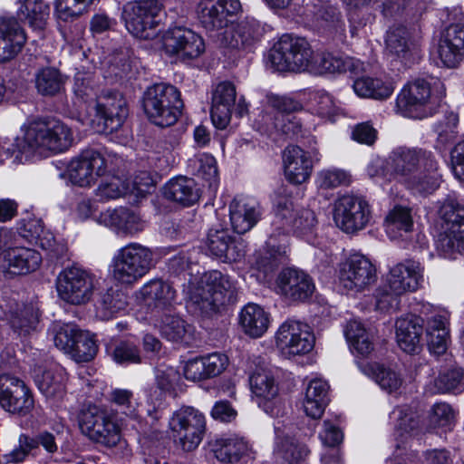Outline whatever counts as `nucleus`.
<instances>
[{
  "label": "nucleus",
  "mask_w": 464,
  "mask_h": 464,
  "mask_svg": "<svg viewBox=\"0 0 464 464\" xmlns=\"http://www.w3.org/2000/svg\"><path fill=\"white\" fill-rule=\"evenodd\" d=\"M23 150L47 156L69 150L73 143L72 129L55 119H36L21 126Z\"/></svg>",
  "instance_id": "1"
},
{
  "label": "nucleus",
  "mask_w": 464,
  "mask_h": 464,
  "mask_svg": "<svg viewBox=\"0 0 464 464\" xmlns=\"http://www.w3.org/2000/svg\"><path fill=\"white\" fill-rule=\"evenodd\" d=\"M236 287L226 275L218 270L205 273L190 291L189 301L196 313L216 314L219 308L235 300Z\"/></svg>",
  "instance_id": "2"
},
{
  "label": "nucleus",
  "mask_w": 464,
  "mask_h": 464,
  "mask_svg": "<svg viewBox=\"0 0 464 464\" xmlns=\"http://www.w3.org/2000/svg\"><path fill=\"white\" fill-rule=\"evenodd\" d=\"M155 264L153 249L132 242L116 251L110 265V272L118 284L131 286L144 277Z\"/></svg>",
  "instance_id": "3"
},
{
  "label": "nucleus",
  "mask_w": 464,
  "mask_h": 464,
  "mask_svg": "<svg viewBox=\"0 0 464 464\" xmlns=\"http://www.w3.org/2000/svg\"><path fill=\"white\" fill-rule=\"evenodd\" d=\"M78 424L85 437L104 447L113 448L121 439L116 414L105 405H83L78 413Z\"/></svg>",
  "instance_id": "4"
},
{
  "label": "nucleus",
  "mask_w": 464,
  "mask_h": 464,
  "mask_svg": "<svg viewBox=\"0 0 464 464\" xmlns=\"http://www.w3.org/2000/svg\"><path fill=\"white\" fill-rule=\"evenodd\" d=\"M444 94L440 80L418 79L401 90L397 97V106L405 116L422 119L433 113Z\"/></svg>",
  "instance_id": "5"
},
{
  "label": "nucleus",
  "mask_w": 464,
  "mask_h": 464,
  "mask_svg": "<svg viewBox=\"0 0 464 464\" xmlns=\"http://www.w3.org/2000/svg\"><path fill=\"white\" fill-rule=\"evenodd\" d=\"M180 92L171 84L156 83L143 93L142 107L150 122L160 127L175 124L181 115Z\"/></svg>",
  "instance_id": "6"
},
{
  "label": "nucleus",
  "mask_w": 464,
  "mask_h": 464,
  "mask_svg": "<svg viewBox=\"0 0 464 464\" xmlns=\"http://www.w3.org/2000/svg\"><path fill=\"white\" fill-rule=\"evenodd\" d=\"M272 66L279 72H304L314 60V51L305 38L283 34L268 54Z\"/></svg>",
  "instance_id": "7"
},
{
  "label": "nucleus",
  "mask_w": 464,
  "mask_h": 464,
  "mask_svg": "<svg viewBox=\"0 0 464 464\" xmlns=\"http://www.w3.org/2000/svg\"><path fill=\"white\" fill-rule=\"evenodd\" d=\"M169 430L176 445L184 451L196 450L207 430L205 415L193 407H181L169 420Z\"/></svg>",
  "instance_id": "8"
},
{
  "label": "nucleus",
  "mask_w": 464,
  "mask_h": 464,
  "mask_svg": "<svg viewBox=\"0 0 464 464\" xmlns=\"http://www.w3.org/2000/svg\"><path fill=\"white\" fill-rule=\"evenodd\" d=\"M163 4L160 0L129 2L123 6L122 19L126 29L135 37L150 39L157 34Z\"/></svg>",
  "instance_id": "9"
},
{
  "label": "nucleus",
  "mask_w": 464,
  "mask_h": 464,
  "mask_svg": "<svg viewBox=\"0 0 464 464\" xmlns=\"http://www.w3.org/2000/svg\"><path fill=\"white\" fill-rule=\"evenodd\" d=\"M56 290L63 301L73 305L85 304L95 291L94 276L78 266H68L59 273Z\"/></svg>",
  "instance_id": "10"
},
{
  "label": "nucleus",
  "mask_w": 464,
  "mask_h": 464,
  "mask_svg": "<svg viewBox=\"0 0 464 464\" xmlns=\"http://www.w3.org/2000/svg\"><path fill=\"white\" fill-rule=\"evenodd\" d=\"M440 215L441 228L437 240V247L444 254L464 251V205L453 201L445 202Z\"/></svg>",
  "instance_id": "11"
},
{
  "label": "nucleus",
  "mask_w": 464,
  "mask_h": 464,
  "mask_svg": "<svg viewBox=\"0 0 464 464\" xmlns=\"http://www.w3.org/2000/svg\"><path fill=\"white\" fill-rule=\"evenodd\" d=\"M387 164L391 168V175L399 178L405 184L417 175L420 167L429 170L437 169V161L430 152L406 147L393 150L387 160Z\"/></svg>",
  "instance_id": "12"
},
{
  "label": "nucleus",
  "mask_w": 464,
  "mask_h": 464,
  "mask_svg": "<svg viewBox=\"0 0 464 464\" xmlns=\"http://www.w3.org/2000/svg\"><path fill=\"white\" fill-rule=\"evenodd\" d=\"M338 277L343 288L359 293L369 289L377 281V272L370 259L353 254L341 264Z\"/></svg>",
  "instance_id": "13"
},
{
  "label": "nucleus",
  "mask_w": 464,
  "mask_h": 464,
  "mask_svg": "<svg viewBox=\"0 0 464 464\" xmlns=\"http://www.w3.org/2000/svg\"><path fill=\"white\" fill-rule=\"evenodd\" d=\"M315 338L306 324L295 320H286L276 334V346L285 356L308 353L314 346Z\"/></svg>",
  "instance_id": "14"
},
{
  "label": "nucleus",
  "mask_w": 464,
  "mask_h": 464,
  "mask_svg": "<svg viewBox=\"0 0 464 464\" xmlns=\"http://www.w3.org/2000/svg\"><path fill=\"white\" fill-rule=\"evenodd\" d=\"M162 46L169 55H176L182 61L199 57L205 51L203 38L189 28L175 26L162 36Z\"/></svg>",
  "instance_id": "15"
},
{
  "label": "nucleus",
  "mask_w": 464,
  "mask_h": 464,
  "mask_svg": "<svg viewBox=\"0 0 464 464\" xmlns=\"http://www.w3.org/2000/svg\"><path fill=\"white\" fill-rule=\"evenodd\" d=\"M106 160L102 154L92 148L83 150L68 165V176L71 182L80 187L93 184L97 178L106 172Z\"/></svg>",
  "instance_id": "16"
},
{
  "label": "nucleus",
  "mask_w": 464,
  "mask_h": 464,
  "mask_svg": "<svg viewBox=\"0 0 464 464\" xmlns=\"http://www.w3.org/2000/svg\"><path fill=\"white\" fill-rule=\"evenodd\" d=\"M371 218L368 202L357 196L344 195L335 204L334 221L347 233L361 230L366 227Z\"/></svg>",
  "instance_id": "17"
},
{
  "label": "nucleus",
  "mask_w": 464,
  "mask_h": 464,
  "mask_svg": "<svg viewBox=\"0 0 464 464\" xmlns=\"http://www.w3.org/2000/svg\"><path fill=\"white\" fill-rule=\"evenodd\" d=\"M0 405L11 413L26 415L34 408V399L22 380L3 373L0 375Z\"/></svg>",
  "instance_id": "18"
},
{
  "label": "nucleus",
  "mask_w": 464,
  "mask_h": 464,
  "mask_svg": "<svg viewBox=\"0 0 464 464\" xmlns=\"http://www.w3.org/2000/svg\"><path fill=\"white\" fill-rule=\"evenodd\" d=\"M241 10L239 0H201L197 14L201 24L209 31L223 29Z\"/></svg>",
  "instance_id": "19"
},
{
  "label": "nucleus",
  "mask_w": 464,
  "mask_h": 464,
  "mask_svg": "<svg viewBox=\"0 0 464 464\" xmlns=\"http://www.w3.org/2000/svg\"><path fill=\"white\" fill-rule=\"evenodd\" d=\"M253 394L257 398L260 408L272 417L283 415L281 402L277 397L278 387L269 371L258 369L249 377Z\"/></svg>",
  "instance_id": "20"
},
{
  "label": "nucleus",
  "mask_w": 464,
  "mask_h": 464,
  "mask_svg": "<svg viewBox=\"0 0 464 464\" xmlns=\"http://www.w3.org/2000/svg\"><path fill=\"white\" fill-rule=\"evenodd\" d=\"M278 293L291 302H304L314 292L312 277L305 272L294 268L284 269L276 278Z\"/></svg>",
  "instance_id": "21"
},
{
  "label": "nucleus",
  "mask_w": 464,
  "mask_h": 464,
  "mask_svg": "<svg viewBox=\"0 0 464 464\" xmlns=\"http://www.w3.org/2000/svg\"><path fill=\"white\" fill-rule=\"evenodd\" d=\"M41 254L34 248L14 245L4 249L0 255L2 267L11 275H27L37 270L42 264Z\"/></svg>",
  "instance_id": "22"
},
{
  "label": "nucleus",
  "mask_w": 464,
  "mask_h": 464,
  "mask_svg": "<svg viewBox=\"0 0 464 464\" xmlns=\"http://www.w3.org/2000/svg\"><path fill=\"white\" fill-rule=\"evenodd\" d=\"M268 103L277 111L275 122H272L276 130L289 137H297L301 134L303 122L297 115L292 113L302 109L298 102L292 98L273 95L268 97Z\"/></svg>",
  "instance_id": "23"
},
{
  "label": "nucleus",
  "mask_w": 464,
  "mask_h": 464,
  "mask_svg": "<svg viewBox=\"0 0 464 464\" xmlns=\"http://www.w3.org/2000/svg\"><path fill=\"white\" fill-rule=\"evenodd\" d=\"M96 113L102 121L103 131H116L128 115L126 101L119 92L104 93L98 98Z\"/></svg>",
  "instance_id": "24"
},
{
  "label": "nucleus",
  "mask_w": 464,
  "mask_h": 464,
  "mask_svg": "<svg viewBox=\"0 0 464 464\" xmlns=\"http://www.w3.org/2000/svg\"><path fill=\"white\" fill-rule=\"evenodd\" d=\"M423 282V268L419 262L406 260L393 266L387 276L388 287L396 294L414 292Z\"/></svg>",
  "instance_id": "25"
},
{
  "label": "nucleus",
  "mask_w": 464,
  "mask_h": 464,
  "mask_svg": "<svg viewBox=\"0 0 464 464\" xmlns=\"http://www.w3.org/2000/svg\"><path fill=\"white\" fill-rule=\"evenodd\" d=\"M264 29L255 19H246L236 27L227 29L220 39L226 48L250 52L263 35Z\"/></svg>",
  "instance_id": "26"
},
{
  "label": "nucleus",
  "mask_w": 464,
  "mask_h": 464,
  "mask_svg": "<svg viewBox=\"0 0 464 464\" xmlns=\"http://www.w3.org/2000/svg\"><path fill=\"white\" fill-rule=\"evenodd\" d=\"M439 56L447 67H456L464 60V24H450L441 34Z\"/></svg>",
  "instance_id": "27"
},
{
  "label": "nucleus",
  "mask_w": 464,
  "mask_h": 464,
  "mask_svg": "<svg viewBox=\"0 0 464 464\" xmlns=\"http://www.w3.org/2000/svg\"><path fill=\"white\" fill-rule=\"evenodd\" d=\"M229 215L235 232L245 234L256 225L262 212L260 204L256 198L237 197L230 203Z\"/></svg>",
  "instance_id": "28"
},
{
  "label": "nucleus",
  "mask_w": 464,
  "mask_h": 464,
  "mask_svg": "<svg viewBox=\"0 0 464 464\" xmlns=\"http://www.w3.org/2000/svg\"><path fill=\"white\" fill-rule=\"evenodd\" d=\"M26 34L14 17L0 16V63L14 59L23 49Z\"/></svg>",
  "instance_id": "29"
},
{
  "label": "nucleus",
  "mask_w": 464,
  "mask_h": 464,
  "mask_svg": "<svg viewBox=\"0 0 464 464\" xmlns=\"http://www.w3.org/2000/svg\"><path fill=\"white\" fill-rule=\"evenodd\" d=\"M5 316L14 334L22 341L33 337L38 332L39 311L33 304L11 305Z\"/></svg>",
  "instance_id": "30"
},
{
  "label": "nucleus",
  "mask_w": 464,
  "mask_h": 464,
  "mask_svg": "<svg viewBox=\"0 0 464 464\" xmlns=\"http://www.w3.org/2000/svg\"><path fill=\"white\" fill-rule=\"evenodd\" d=\"M236 97V88L229 82H220L214 90L210 114L212 122L218 129L223 130L229 123Z\"/></svg>",
  "instance_id": "31"
},
{
  "label": "nucleus",
  "mask_w": 464,
  "mask_h": 464,
  "mask_svg": "<svg viewBox=\"0 0 464 464\" xmlns=\"http://www.w3.org/2000/svg\"><path fill=\"white\" fill-rule=\"evenodd\" d=\"M285 174L286 179L293 184L305 182L313 169L312 159L308 152L298 146L285 148L283 154Z\"/></svg>",
  "instance_id": "32"
},
{
  "label": "nucleus",
  "mask_w": 464,
  "mask_h": 464,
  "mask_svg": "<svg viewBox=\"0 0 464 464\" xmlns=\"http://www.w3.org/2000/svg\"><path fill=\"white\" fill-rule=\"evenodd\" d=\"M157 326L166 339L177 343L190 345L195 340V328L179 314L163 313L155 317Z\"/></svg>",
  "instance_id": "33"
},
{
  "label": "nucleus",
  "mask_w": 464,
  "mask_h": 464,
  "mask_svg": "<svg viewBox=\"0 0 464 464\" xmlns=\"http://www.w3.org/2000/svg\"><path fill=\"white\" fill-rule=\"evenodd\" d=\"M140 295L150 305H153L154 317L173 310L176 290L162 280H151L140 288Z\"/></svg>",
  "instance_id": "34"
},
{
  "label": "nucleus",
  "mask_w": 464,
  "mask_h": 464,
  "mask_svg": "<svg viewBox=\"0 0 464 464\" xmlns=\"http://www.w3.org/2000/svg\"><path fill=\"white\" fill-rule=\"evenodd\" d=\"M385 49L393 59L407 63L418 54V46L411 41L408 29L402 25L392 26L386 34Z\"/></svg>",
  "instance_id": "35"
},
{
  "label": "nucleus",
  "mask_w": 464,
  "mask_h": 464,
  "mask_svg": "<svg viewBox=\"0 0 464 464\" xmlns=\"http://www.w3.org/2000/svg\"><path fill=\"white\" fill-rule=\"evenodd\" d=\"M206 244L211 255L225 261L236 262L244 256V251L235 244L227 229H209Z\"/></svg>",
  "instance_id": "36"
},
{
  "label": "nucleus",
  "mask_w": 464,
  "mask_h": 464,
  "mask_svg": "<svg viewBox=\"0 0 464 464\" xmlns=\"http://www.w3.org/2000/svg\"><path fill=\"white\" fill-rule=\"evenodd\" d=\"M102 222L126 234L135 235L144 230L145 220L134 210L120 208L108 209L101 215Z\"/></svg>",
  "instance_id": "37"
},
{
  "label": "nucleus",
  "mask_w": 464,
  "mask_h": 464,
  "mask_svg": "<svg viewBox=\"0 0 464 464\" xmlns=\"http://www.w3.org/2000/svg\"><path fill=\"white\" fill-rule=\"evenodd\" d=\"M211 450L219 461L237 463L243 457L248 454L251 448L244 438L232 435L214 440L211 442Z\"/></svg>",
  "instance_id": "38"
},
{
  "label": "nucleus",
  "mask_w": 464,
  "mask_h": 464,
  "mask_svg": "<svg viewBox=\"0 0 464 464\" xmlns=\"http://www.w3.org/2000/svg\"><path fill=\"white\" fill-rule=\"evenodd\" d=\"M422 331V320L420 317L411 315L397 320L396 338L401 349L407 353L417 352Z\"/></svg>",
  "instance_id": "39"
},
{
  "label": "nucleus",
  "mask_w": 464,
  "mask_h": 464,
  "mask_svg": "<svg viewBox=\"0 0 464 464\" xmlns=\"http://www.w3.org/2000/svg\"><path fill=\"white\" fill-rule=\"evenodd\" d=\"M239 324L246 334L252 338H259L269 327V314L260 305L249 303L239 314Z\"/></svg>",
  "instance_id": "40"
},
{
  "label": "nucleus",
  "mask_w": 464,
  "mask_h": 464,
  "mask_svg": "<svg viewBox=\"0 0 464 464\" xmlns=\"http://www.w3.org/2000/svg\"><path fill=\"white\" fill-rule=\"evenodd\" d=\"M66 374L59 367L35 373L34 382L39 391L50 400L59 401L65 394Z\"/></svg>",
  "instance_id": "41"
},
{
  "label": "nucleus",
  "mask_w": 464,
  "mask_h": 464,
  "mask_svg": "<svg viewBox=\"0 0 464 464\" xmlns=\"http://www.w3.org/2000/svg\"><path fill=\"white\" fill-rule=\"evenodd\" d=\"M317 69L322 73H343L349 72L357 75L363 71V63L353 57L333 53H322L316 61Z\"/></svg>",
  "instance_id": "42"
},
{
  "label": "nucleus",
  "mask_w": 464,
  "mask_h": 464,
  "mask_svg": "<svg viewBox=\"0 0 464 464\" xmlns=\"http://www.w3.org/2000/svg\"><path fill=\"white\" fill-rule=\"evenodd\" d=\"M164 195L168 199L183 206H190L199 198L195 181L186 177L171 179L164 188Z\"/></svg>",
  "instance_id": "43"
},
{
  "label": "nucleus",
  "mask_w": 464,
  "mask_h": 464,
  "mask_svg": "<svg viewBox=\"0 0 464 464\" xmlns=\"http://www.w3.org/2000/svg\"><path fill=\"white\" fill-rule=\"evenodd\" d=\"M353 88L358 96L375 100H385L394 91L393 83L390 80L383 81L370 76L357 77L353 82Z\"/></svg>",
  "instance_id": "44"
},
{
  "label": "nucleus",
  "mask_w": 464,
  "mask_h": 464,
  "mask_svg": "<svg viewBox=\"0 0 464 464\" xmlns=\"http://www.w3.org/2000/svg\"><path fill=\"white\" fill-rule=\"evenodd\" d=\"M377 8L386 18L398 19L423 11L429 0H379Z\"/></svg>",
  "instance_id": "45"
},
{
  "label": "nucleus",
  "mask_w": 464,
  "mask_h": 464,
  "mask_svg": "<svg viewBox=\"0 0 464 464\" xmlns=\"http://www.w3.org/2000/svg\"><path fill=\"white\" fill-rule=\"evenodd\" d=\"M286 260V246H276V239L271 236L266 247L256 255L255 266L257 270L267 275Z\"/></svg>",
  "instance_id": "46"
},
{
  "label": "nucleus",
  "mask_w": 464,
  "mask_h": 464,
  "mask_svg": "<svg viewBox=\"0 0 464 464\" xmlns=\"http://www.w3.org/2000/svg\"><path fill=\"white\" fill-rule=\"evenodd\" d=\"M275 454L281 464H302L309 454L307 447L295 438L277 437Z\"/></svg>",
  "instance_id": "47"
},
{
  "label": "nucleus",
  "mask_w": 464,
  "mask_h": 464,
  "mask_svg": "<svg viewBox=\"0 0 464 464\" xmlns=\"http://www.w3.org/2000/svg\"><path fill=\"white\" fill-rule=\"evenodd\" d=\"M447 324V318L443 315H435L428 323V346L434 354H442L448 348L450 334Z\"/></svg>",
  "instance_id": "48"
},
{
  "label": "nucleus",
  "mask_w": 464,
  "mask_h": 464,
  "mask_svg": "<svg viewBox=\"0 0 464 464\" xmlns=\"http://www.w3.org/2000/svg\"><path fill=\"white\" fill-rule=\"evenodd\" d=\"M361 369L365 375L373 379L382 390L388 392L397 391L402 383L401 376L395 371L382 364L366 363L362 365Z\"/></svg>",
  "instance_id": "49"
},
{
  "label": "nucleus",
  "mask_w": 464,
  "mask_h": 464,
  "mask_svg": "<svg viewBox=\"0 0 464 464\" xmlns=\"http://www.w3.org/2000/svg\"><path fill=\"white\" fill-rule=\"evenodd\" d=\"M188 167L197 177L208 182L209 188H216L218 183V171L215 158L208 153L196 155L188 160Z\"/></svg>",
  "instance_id": "50"
},
{
  "label": "nucleus",
  "mask_w": 464,
  "mask_h": 464,
  "mask_svg": "<svg viewBox=\"0 0 464 464\" xmlns=\"http://www.w3.org/2000/svg\"><path fill=\"white\" fill-rule=\"evenodd\" d=\"M386 232L392 238L401 237L402 233L411 231L413 219L411 208L395 206L385 218Z\"/></svg>",
  "instance_id": "51"
},
{
  "label": "nucleus",
  "mask_w": 464,
  "mask_h": 464,
  "mask_svg": "<svg viewBox=\"0 0 464 464\" xmlns=\"http://www.w3.org/2000/svg\"><path fill=\"white\" fill-rule=\"evenodd\" d=\"M314 14L318 27L328 30L334 35L343 36L344 34V23L341 20L340 13L334 6L329 4H322L315 7Z\"/></svg>",
  "instance_id": "52"
},
{
  "label": "nucleus",
  "mask_w": 464,
  "mask_h": 464,
  "mask_svg": "<svg viewBox=\"0 0 464 464\" xmlns=\"http://www.w3.org/2000/svg\"><path fill=\"white\" fill-rule=\"evenodd\" d=\"M458 123V115L454 112H450L446 114L442 121H440L435 125V131L437 132L436 150L443 152L449 145L456 144L460 140L457 130Z\"/></svg>",
  "instance_id": "53"
},
{
  "label": "nucleus",
  "mask_w": 464,
  "mask_h": 464,
  "mask_svg": "<svg viewBox=\"0 0 464 464\" xmlns=\"http://www.w3.org/2000/svg\"><path fill=\"white\" fill-rule=\"evenodd\" d=\"M436 393H460L464 392V372L461 368L451 366L440 372L430 388Z\"/></svg>",
  "instance_id": "54"
},
{
  "label": "nucleus",
  "mask_w": 464,
  "mask_h": 464,
  "mask_svg": "<svg viewBox=\"0 0 464 464\" xmlns=\"http://www.w3.org/2000/svg\"><path fill=\"white\" fill-rule=\"evenodd\" d=\"M49 5L43 0H25L18 10L20 19H24L34 29H43L49 17Z\"/></svg>",
  "instance_id": "55"
},
{
  "label": "nucleus",
  "mask_w": 464,
  "mask_h": 464,
  "mask_svg": "<svg viewBox=\"0 0 464 464\" xmlns=\"http://www.w3.org/2000/svg\"><path fill=\"white\" fill-rule=\"evenodd\" d=\"M126 304L122 293L110 289L101 295L96 304V313L101 319L109 320L116 313L124 310Z\"/></svg>",
  "instance_id": "56"
},
{
  "label": "nucleus",
  "mask_w": 464,
  "mask_h": 464,
  "mask_svg": "<svg viewBox=\"0 0 464 464\" xmlns=\"http://www.w3.org/2000/svg\"><path fill=\"white\" fill-rule=\"evenodd\" d=\"M63 79L57 69H42L35 77V86L39 93L44 96H53L63 88Z\"/></svg>",
  "instance_id": "57"
},
{
  "label": "nucleus",
  "mask_w": 464,
  "mask_h": 464,
  "mask_svg": "<svg viewBox=\"0 0 464 464\" xmlns=\"http://www.w3.org/2000/svg\"><path fill=\"white\" fill-rule=\"evenodd\" d=\"M97 351L98 345L94 335L81 330L69 354L77 362H87L94 358Z\"/></svg>",
  "instance_id": "58"
},
{
  "label": "nucleus",
  "mask_w": 464,
  "mask_h": 464,
  "mask_svg": "<svg viewBox=\"0 0 464 464\" xmlns=\"http://www.w3.org/2000/svg\"><path fill=\"white\" fill-rule=\"evenodd\" d=\"M129 193V183L118 176H106L96 188V196L102 200L118 198Z\"/></svg>",
  "instance_id": "59"
},
{
  "label": "nucleus",
  "mask_w": 464,
  "mask_h": 464,
  "mask_svg": "<svg viewBox=\"0 0 464 464\" xmlns=\"http://www.w3.org/2000/svg\"><path fill=\"white\" fill-rule=\"evenodd\" d=\"M437 169L429 170L424 169L423 171H418L417 175L410 179V182L406 186L416 193L421 195H427L433 193L440 186V175L437 173Z\"/></svg>",
  "instance_id": "60"
},
{
  "label": "nucleus",
  "mask_w": 464,
  "mask_h": 464,
  "mask_svg": "<svg viewBox=\"0 0 464 464\" xmlns=\"http://www.w3.org/2000/svg\"><path fill=\"white\" fill-rule=\"evenodd\" d=\"M390 418L396 421L395 430L399 432L400 436L411 434L419 428V419L417 415L406 406L395 408L392 411Z\"/></svg>",
  "instance_id": "61"
},
{
  "label": "nucleus",
  "mask_w": 464,
  "mask_h": 464,
  "mask_svg": "<svg viewBox=\"0 0 464 464\" xmlns=\"http://www.w3.org/2000/svg\"><path fill=\"white\" fill-rule=\"evenodd\" d=\"M80 331L75 325L70 324L55 325L53 328L55 346L69 354L73 347L76 335H78Z\"/></svg>",
  "instance_id": "62"
},
{
  "label": "nucleus",
  "mask_w": 464,
  "mask_h": 464,
  "mask_svg": "<svg viewBox=\"0 0 464 464\" xmlns=\"http://www.w3.org/2000/svg\"><path fill=\"white\" fill-rule=\"evenodd\" d=\"M94 0H57L55 9L60 19L67 21L83 14Z\"/></svg>",
  "instance_id": "63"
},
{
  "label": "nucleus",
  "mask_w": 464,
  "mask_h": 464,
  "mask_svg": "<svg viewBox=\"0 0 464 464\" xmlns=\"http://www.w3.org/2000/svg\"><path fill=\"white\" fill-rule=\"evenodd\" d=\"M112 358L119 364L140 363L141 362L139 347L130 341L119 342L112 351Z\"/></svg>",
  "instance_id": "64"
}]
</instances>
